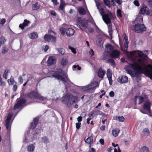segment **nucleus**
<instances>
[{
	"instance_id": "obj_10",
	"label": "nucleus",
	"mask_w": 152,
	"mask_h": 152,
	"mask_svg": "<svg viewBox=\"0 0 152 152\" xmlns=\"http://www.w3.org/2000/svg\"><path fill=\"white\" fill-rule=\"evenodd\" d=\"M97 115H102V116H107V115L105 114L101 111L95 110H93L91 113L89 114L88 116L90 117H91L92 116V118H94L95 116Z\"/></svg>"
},
{
	"instance_id": "obj_12",
	"label": "nucleus",
	"mask_w": 152,
	"mask_h": 152,
	"mask_svg": "<svg viewBox=\"0 0 152 152\" xmlns=\"http://www.w3.org/2000/svg\"><path fill=\"white\" fill-rule=\"evenodd\" d=\"M140 14L148 15L150 14L149 9L146 6L143 5L140 10Z\"/></svg>"
},
{
	"instance_id": "obj_42",
	"label": "nucleus",
	"mask_w": 152,
	"mask_h": 152,
	"mask_svg": "<svg viewBox=\"0 0 152 152\" xmlns=\"http://www.w3.org/2000/svg\"><path fill=\"white\" fill-rule=\"evenodd\" d=\"M92 26H94L95 28H96V30L97 31H98L99 30V28H98L97 26L96 25L95 22H94V21L93 20L91 22Z\"/></svg>"
},
{
	"instance_id": "obj_18",
	"label": "nucleus",
	"mask_w": 152,
	"mask_h": 152,
	"mask_svg": "<svg viewBox=\"0 0 152 152\" xmlns=\"http://www.w3.org/2000/svg\"><path fill=\"white\" fill-rule=\"evenodd\" d=\"M104 1L105 4L109 8L111 6L115 5L114 0H104Z\"/></svg>"
},
{
	"instance_id": "obj_52",
	"label": "nucleus",
	"mask_w": 152,
	"mask_h": 152,
	"mask_svg": "<svg viewBox=\"0 0 152 152\" xmlns=\"http://www.w3.org/2000/svg\"><path fill=\"white\" fill-rule=\"evenodd\" d=\"M69 48L70 49L74 54L76 53V52L75 51V50L73 48L70 46L69 47Z\"/></svg>"
},
{
	"instance_id": "obj_50",
	"label": "nucleus",
	"mask_w": 152,
	"mask_h": 152,
	"mask_svg": "<svg viewBox=\"0 0 152 152\" xmlns=\"http://www.w3.org/2000/svg\"><path fill=\"white\" fill-rule=\"evenodd\" d=\"M23 79L21 76H19L18 78V82L21 84L23 83Z\"/></svg>"
},
{
	"instance_id": "obj_26",
	"label": "nucleus",
	"mask_w": 152,
	"mask_h": 152,
	"mask_svg": "<svg viewBox=\"0 0 152 152\" xmlns=\"http://www.w3.org/2000/svg\"><path fill=\"white\" fill-rule=\"evenodd\" d=\"M30 22L28 20H25L24 21V22L22 24H20L19 26V27L21 28L22 29L24 28L25 27L27 26L28 24Z\"/></svg>"
},
{
	"instance_id": "obj_44",
	"label": "nucleus",
	"mask_w": 152,
	"mask_h": 152,
	"mask_svg": "<svg viewBox=\"0 0 152 152\" xmlns=\"http://www.w3.org/2000/svg\"><path fill=\"white\" fill-rule=\"evenodd\" d=\"M80 23L81 25L83 28H87V25L84 21H82Z\"/></svg>"
},
{
	"instance_id": "obj_1",
	"label": "nucleus",
	"mask_w": 152,
	"mask_h": 152,
	"mask_svg": "<svg viewBox=\"0 0 152 152\" xmlns=\"http://www.w3.org/2000/svg\"><path fill=\"white\" fill-rule=\"evenodd\" d=\"M130 57L132 58L133 57L140 58L137 61H133L130 63L128 66L125 68L127 73L130 75L132 74V72L131 69L135 71L136 75H137L138 74L143 73L152 79V66L149 64L146 65L147 61L142 56L144 53L142 51L139 50L134 51L130 52Z\"/></svg>"
},
{
	"instance_id": "obj_14",
	"label": "nucleus",
	"mask_w": 152,
	"mask_h": 152,
	"mask_svg": "<svg viewBox=\"0 0 152 152\" xmlns=\"http://www.w3.org/2000/svg\"><path fill=\"white\" fill-rule=\"evenodd\" d=\"M107 75L108 78L110 85H112L113 84V80L112 78V73L110 69L107 70Z\"/></svg>"
},
{
	"instance_id": "obj_37",
	"label": "nucleus",
	"mask_w": 152,
	"mask_h": 152,
	"mask_svg": "<svg viewBox=\"0 0 152 152\" xmlns=\"http://www.w3.org/2000/svg\"><path fill=\"white\" fill-rule=\"evenodd\" d=\"M57 50L59 53L61 54L62 55H63L65 53V50L63 48H57Z\"/></svg>"
},
{
	"instance_id": "obj_28",
	"label": "nucleus",
	"mask_w": 152,
	"mask_h": 152,
	"mask_svg": "<svg viewBox=\"0 0 152 152\" xmlns=\"http://www.w3.org/2000/svg\"><path fill=\"white\" fill-rule=\"evenodd\" d=\"M149 134V130L147 129H144L141 134L142 137H143L145 136L148 135Z\"/></svg>"
},
{
	"instance_id": "obj_56",
	"label": "nucleus",
	"mask_w": 152,
	"mask_h": 152,
	"mask_svg": "<svg viewBox=\"0 0 152 152\" xmlns=\"http://www.w3.org/2000/svg\"><path fill=\"white\" fill-rule=\"evenodd\" d=\"M134 4L136 5L137 6H139L140 5V4L137 0H135L133 2Z\"/></svg>"
},
{
	"instance_id": "obj_5",
	"label": "nucleus",
	"mask_w": 152,
	"mask_h": 152,
	"mask_svg": "<svg viewBox=\"0 0 152 152\" xmlns=\"http://www.w3.org/2000/svg\"><path fill=\"white\" fill-rule=\"evenodd\" d=\"M77 100V98L72 94L66 95L63 101L64 103L69 107L73 104L75 103Z\"/></svg>"
},
{
	"instance_id": "obj_53",
	"label": "nucleus",
	"mask_w": 152,
	"mask_h": 152,
	"mask_svg": "<svg viewBox=\"0 0 152 152\" xmlns=\"http://www.w3.org/2000/svg\"><path fill=\"white\" fill-rule=\"evenodd\" d=\"M81 123H76V127L77 129H79L80 127Z\"/></svg>"
},
{
	"instance_id": "obj_36",
	"label": "nucleus",
	"mask_w": 152,
	"mask_h": 152,
	"mask_svg": "<svg viewBox=\"0 0 152 152\" xmlns=\"http://www.w3.org/2000/svg\"><path fill=\"white\" fill-rule=\"evenodd\" d=\"M7 81L9 85H13L15 82L14 78L12 76L10 79L8 80Z\"/></svg>"
},
{
	"instance_id": "obj_20",
	"label": "nucleus",
	"mask_w": 152,
	"mask_h": 152,
	"mask_svg": "<svg viewBox=\"0 0 152 152\" xmlns=\"http://www.w3.org/2000/svg\"><path fill=\"white\" fill-rule=\"evenodd\" d=\"M145 96H136L135 97V104H136V100L138 98L139 101V103H138L139 104H141L142 102H144V101H145L146 99L145 97Z\"/></svg>"
},
{
	"instance_id": "obj_8",
	"label": "nucleus",
	"mask_w": 152,
	"mask_h": 152,
	"mask_svg": "<svg viewBox=\"0 0 152 152\" xmlns=\"http://www.w3.org/2000/svg\"><path fill=\"white\" fill-rule=\"evenodd\" d=\"M12 113L10 112L9 113L5 121V125L8 131H9L10 130L11 124L12 122V121L11 122H10V119L12 117Z\"/></svg>"
},
{
	"instance_id": "obj_43",
	"label": "nucleus",
	"mask_w": 152,
	"mask_h": 152,
	"mask_svg": "<svg viewBox=\"0 0 152 152\" xmlns=\"http://www.w3.org/2000/svg\"><path fill=\"white\" fill-rule=\"evenodd\" d=\"M107 62L110 63L112 66H114L115 65V62L114 60L111 58L108 60Z\"/></svg>"
},
{
	"instance_id": "obj_54",
	"label": "nucleus",
	"mask_w": 152,
	"mask_h": 152,
	"mask_svg": "<svg viewBox=\"0 0 152 152\" xmlns=\"http://www.w3.org/2000/svg\"><path fill=\"white\" fill-rule=\"evenodd\" d=\"M88 31L90 33H92V32H93L94 31V28H93L91 27L88 28Z\"/></svg>"
},
{
	"instance_id": "obj_23",
	"label": "nucleus",
	"mask_w": 152,
	"mask_h": 152,
	"mask_svg": "<svg viewBox=\"0 0 152 152\" xmlns=\"http://www.w3.org/2000/svg\"><path fill=\"white\" fill-rule=\"evenodd\" d=\"M85 141L86 143L90 144V146H91V145L93 143V137L91 135L89 136L86 139H85Z\"/></svg>"
},
{
	"instance_id": "obj_35",
	"label": "nucleus",
	"mask_w": 152,
	"mask_h": 152,
	"mask_svg": "<svg viewBox=\"0 0 152 152\" xmlns=\"http://www.w3.org/2000/svg\"><path fill=\"white\" fill-rule=\"evenodd\" d=\"M51 35L45 34L44 37V39L45 41L50 42L51 38Z\"/></svg>"
},
{
	"instance_id": "obj_4",
	"label": "nucleus",
	"mask_w": 152,
	"mask_h": 152,
	"mask_svg": "<svg viewBox=\"0 0 152 152\" xmlns=\"http://www.w3.org/2000/svg\"><path fill=\"white\" fill-rule=\"evenodd\" d=\"M135 21L138 23L136 24L132 28L133 31L137 33H142L146 31V28L145 25L142 24L143 21V17L142 15H138Z\"/></svg>"
},
{
	"instance_id": "obj_24",
	"label": "nucleus",
	"mask_w": 152,
	"mask_h": 152,
	"mask_svg": "<svg viewBox=\"0 0 152 152\" xmlns=\"http://www.w3.org/2000/svg\"><path fill=\"white\" fill-rule=\"evenodd\" d=\"M38 122V119L37 118H35L34 119L33 122L31 124V127L34 129L36 127Z\"/></svg>"
},
{
	"instance_id": "obj_2",
	"label": "nucleus",
	"mask_w": 152,
	"mask_h": 152,
	"mask_svg": "<svg viewBox=\"0 0 152 152\" xmlns=\"http://www.w3.org/2000/svg\"><path fill=\"white\" fill-rule=\"evenodd\" d=\"M96 4L97 9L102 17V19L104 22L108 25V31L110 35L112 34V29L111 23V18L113 17V15L111 13L104 14V9L102 7V4L99 2V0H94Z\"/></svg>"
},
{
	"instance_id": "obj_21",
	"label": "nucleus",
	"mask_w": 152,
	"mask_h": 152,
	"mask_svg": "<svg viewBox=\"0 0 152 152\" xmlns=\"http://www.w3.org/2000/svg\"><path fill=\"white\" fill-rule=\"evenodd\" d=\"M128 81V77L126 76H122L121 77H120L118 82L121 83H127Z\"/></svg>"
},
{
	"instance_id": "obj_13",
	"label": "nucleus",
	"mask_w": 152,
	"mask_h": 152,
	"mask_svg": "<svg viewBox=\"0 0 152 152\" xmlns=\"http://www.w3.org/2000/svg\"><path fill=\"white\" fill-rule=\"evenodd\" d=\"M89 91L93 89L94 88L98 87L99 84L97 82H92L90 84L87 85Z\"/></svg>"
},
{
	"instance_id": "obj_17",
	"label": "nucleus",
	"mask_w": 152,
	"mask_h": 152,
	"mask_svg": "<svg viewBox=\"0 0 152 152\" xmlns=\"http://www.w3.org/2000/svg\"><path fill=\"white\" fill-rule=\"evenodd\" d=\"M66 34L68 37H70L73 35L75 33V30L71 28H66L65 30Z\"/></svg>"
},
{
	"instance_id": "obj_9",
	"label": "nucleus",
	"mask_w": 152,
	"mask_h": 152,
	"mask_svg": "<svg viewBox=\"0 0 152 152\" xmlns=\"http://www.w3.org/2000/svg\"><path fill=\"white\" fill-rule=\"evenodd\" d=\"M145 97L146 99L145 101L144 104L143 105L142 107L143 109L148 112L150 113V108L152 104L150 100L148 99L147 96H145Z\"/></svg>"
},
{
	"instance_id": "obj_45",
	"label": "nucleus",
	"mask_w": 152,
	"mask_h": 152,
	"mask_svg": "<svg viewBox=\"0 0 152 152\" xmlns=\"http://www.w3.org/2000/svg\"><path fill=\"white\" fill-rule=\"evenodd\" d=\"M59 30L60 31L61 34L63 35H64L65 34V29L64 28L61 27L59 28Z\"/></svg>"
},
{
	"instance_id": "obj_40",
	"label": "nucleus",
	"mask_w": 152,
	"mask_h": 152,
	"mask_svg": "<svg viewBox=\"0 0 152 152\" xmlns=\"http://www.w3.org/2000/svg\"><path fill=\"white\" fill-rule=\"evenodd\" d=\"M68 63V61L65 58H63L61 64L62 66H64L66 65Z\"/></svg>"
},
{
	"instance_id": "obj_29",
	"label": "nucleus",
	"mask_w": 152,
	"mask_h": 152,
	"mask_svg": "<svg viewBox=\"0 0 152 152\" xmlns=\"http://www.w3.org/2000/svg\"><path fill=\"white\" fill-rule=\"evenodd\" d=\"M29 37L31 39H34L38 37V35L37 33L34 32L30 34Z\"/></svg>"
},
{
	"instance_id": "obj_27",
	"label": "nucleus",
	"mask_w": 152,
	"mask_h": 152,
	"mask_svg": "<svg viewBox=\"0 0 152 152\" xmlns=\"http://www.w3.org/2000/svg\"><path fill=\"white\" fill-rule=\"evenodd\" d=\"M77 11L81 15H84L86 14V11L85 9L82 7H79L77 8Z\"/></svg>"
},
{
	"instance_id": "obj_31",
	"label": "nucleus",
	"mask_w": 152,
	"mask_h": 152,
	"mask_svg": "<svg viewBox=\"0 0 152 152\" xmlns=\"http://www.w3.org/2000/svg\"><path fill=\"white\" fill-rule=\"evenodd\" d=\"M141 152H150L148 148L145 146H144L140 149Z\"/></svg>"
},
{
	"instance_id": "obj_61",
	"label": "nucleus",
	"mask_w": 152,
	"mask_h": 152,
	"mask_svg": "<svg viewBox=\"0 0 152 152\" xmlns=\"http://www.w3.org/2000/svg\"><path fill=\"white\" fill-rule=\"evenodd\" d=\"M17 88V86L16 85H14L13 86V87L12 88L13 91H15Z\"/></svg>"
},
{
	"instance_id": "obj_34",
	"label": "nucleus",
	"mask_w": 152,
	"mask_h": 152,
	"mask_svg": "<svg viewBox=\"0 0 152 152\" xmlns=\"http://www.w3.org/2000/svg\"><path fill=\"white\" fill-rule=\"evenodd\" d=\"M42 142L46 144L49 143V141L48 138L46 136L42 137Z\"/></svg>"
},
{
	"instance_id": "obj_19",
	"label": "nucleus",
	"mask_w": 152,
	"mask_h": 152,
	"mask_svg": "<svg viewBox=\"0 0 152 152\" xmlns=\"http://www.w3.org/2000/svg\"><path fill=\"white\" fill-rule=\"evenodd\" d=\"M35 143L31 144L26 146V149L28 152H34L35 148Z\"/></svg>"
},
{
	"instance_id": "obj_39",
	"label": "nucleus",
	"mask_w": 152,
	"mask_h": 152,
	"mask_svg": "<svg viewBox=\"0 0 152 152\" xmlns=\"http://www.w3.org/2000/svg\"><path fill=\"white\" fill-rule=\"evenodd\" d=\"M87 85L85 86L82 87L81 88V90L83 91H90Z\"/></svg>"
},
{
	"instance_id": "obj_41",
	"label": "nucleus",
	"mask_w": 152,
	"mask_h": 152,
	"mask_svg": "<svg viewBox=\"0 0 152 152\" xmlns=\"http://www.w3.org/2000/svg\"><path fill=\"white\" fill-rule=\"evenodd\" d=\"M6 21V20L5 19L2 18L0 19V27L3 26Z\"/></svg>"
},
{
	"instance_id": "obj_33",
	"label": "nucleus",
	"mask_w": 152,
	"mask_h": 152,
	"mask_svg": "<svg viewBox=\"0 0 152 152\" xmlns=\"http://www.w3.org/2000/svg\"><path fill=\"white\" fill-rule=\"evenodd\" d=\"M39 5H38L37 3H35L33 4L32 6V9L33 10H37L39 8Z\"/></svg>"
},
{
	"instance_id": "obj_60",
	"label": "nucleus",
	"mask_w": 152,
	"mask_h": 152,
	"mask_svg": "<svg viewBox=\"0 0 152 152\" xmlns=\"http://www.w3.org/2000/svg\"><path fill=\"white\" fill-rule=\"evenodd\" d=\"M51 1L54 5H56L58 4V3L57 2V0H51Z\"/></svg>"
},
{
	"instance_id": "obj_46",
	"label": "nucleus",
	"mask_w": 152,
	"mask_h": 152,
	"mask_svg": "<svg viewBox=\"0 0 152 152\" xmlns=\"http://www.w3.org/2000/svg\"><path fill=\"white\" fill-rule=\"evenodd\" d=\"M8 50V49L6 47H4L3 48L2 50V53L3 54H5L6 53Z\"/></svg>"
},
{
	"instance_id": "obj_38",
	"label": "nucleus",
	"mask_w": 152,
	"mask_h": 152,
	"mask_svg": "<svg viewBox=\"0 0 152 152\" xmlns=\"http://www.w3.org/2000/svg\"><path fill=\"white\" fill-rule=\"evenodd\" d=\"M115 119H118L119 121L123 122L124 120V118L122 116H119L118 117H116Z\"/></svg>"
},
{
	"instance_id": "obj_11",
	"label": "nucleus",
	"mask_w": 152,
	"mask_h": 152,
	"mask_svg": "<svg viewBox=\"0 0 152 152\" xmlns=\"http://www.w3.org/2000/svg\"><path fill=\"white\" fill-rule=\"evenodd\" d=\"M123 36H124V39L125 41L124 45V50H123L122 48L121 47V49L124 52H126L128 48L129 42L127 39V37L125 33L124 34Z\"/></svg>"
},
{
	"instance_id": "obj_63",
	"label": "nucleus",
	"mask_w": 152,
	"mask_h": 152,
	"mask_svg": "<svg viewBox=\"0 0 152 152\" xmlns=\"http://www.w3.org/2000/svg\"><path fill=\"white\" fill-rule=\"evenodd\" d=\"M89 53L92 56L94 55V52L92 49H91L90 51H89Z\"/></svg>"
},
{
	"instance_id": "obj_57",
	"label": "nucleus",
	"mask_w": 152,
	"mask_h": 152,
	"mask_svg": "<svg viewBox=\"0 0 152 152\" xmlns=\"http://www.w3.org/2000/svg\"><path fill=\"white\" fill-rule=\"evenodd\" d=\"M4 85V82L2 81L1 78V75H0V85L3 86Z\"/></svg>"
},
{
	"instance_id": "obj_15",
	"label": "nucleus",
	"mask_w": 152,
	"mask_h": 152,
	"mask_svg": "<svg viewBox=\"0 0 152 152\" xmlns=\"http://www.w3.org/2000/svg\"><path fill=\"white\" fill-rule=\"evenodd\" d=\"M120 55L119 52L117 50H114L110 53V57L114 58H118Z\"/></svg>"
},
{
	"instance_id": "obj_49",
	"label": "nucleus",
	"mask_w": 152,
	"mask_h": 152,
	"mask_svg": "<svg viewBox=\"0 0 152 152\" xmlns=\"http://www.w3.org/2000/svg\"><path fill=\"white\" fill-rule=\"evenodd\" d=\"M56 40V38L55 37L51 35V38H50V41L51 42H55Z\"/></svg>"
},
{
	"instance_id": "obj_64",
	"label": "nucleus",
	"mask_w": 152,
	"mask_h": 152,
	"mask_svg": "<svg viewBox=\"0 0 152 152\" xmlns=\"http://www.w3.org/2000/svg\"><path fill=\"white\" fill-rule=\"evenodd\" d=\"M99 142L102 145H103L104 144V141L103 139H101L99 140Z\"/></svg>"
},
{
	"instance_id": "obj_22",
	"label": "nucleus",
	"mask_w": 152,
	"mask_h": 152,
	"mask_svg": "<svg viewBox=\"0 0 152 152\" xmlns=\"http://www.w3.org/2000/svg\"><path fill=\"white\" fill-rule=\"evenodd\" d=\"M105 51L107 53H110L113 49V47L110 44H107L105 46Z\"/></svg>"
},
{
	"instance_id": "obj_47",
	"label": "nucleus",
	"mask_w": 152,
	"mask_h": 152,
	"mask_svg": "<svg viewBox=\"0 0 152 152\" xmlns=\"http://www.w3.org/2000/svg\"><path fill=\"white\" fill-rule=\"evenodd\" d=\"M8 73V70H5L3 74V77L5 79H7V74Z\"/></svg>"
},
{
	"instance_id": "obj_58",
	"label": "nucleus",
	"mask_w": 152,
	"mask_h": 152,
	"mask_svg": "<svg viewBox=\"0 0 152 152\" xmlns=\"http://www.w3.org/2000/svg\"><path fill=\"white\" fill-rule=\"evenodd\" d=\"M110 96L111 97H113L114 96L115 94L113 91H111L109 94Z\"/></svg>"
},
{
	"instance_id": "obj_16",
	"label": "nucleus",
	"mask_w": 152,
	"mask_h": 152,
	"mask_svg": "<svg viewBox=\"0 0 152 152\" xmlns=\"http://www.w3.org/2000/svg\"><path fill=\"white\" fill-rule=\"evenodd\" d=\"M47 63L49 66H53V67H54L55 63V58L51 56L49 57L47 61Z\"/></svg>"
},
{
	"instance_id": "obj_30",
	"label": "nucleus",
	"mask_w": 152,
	"mask_h": 152,
	"mask_svg": "<svg viewBox=\"0 0 152 152\" xmlns=\"http://www.w3.org/2000/svg\"><path fill=\"white\" fill-rule=\"evenodd\" d=\"M120 131V130L116 128L113 129L112 131V133L113 136L115 137L118 136Z\"/></svg>"
},
{
	"instance_id": "obj_32",
	"label": "nucleus",
	"mask_w": 152,
	"mask_h": 152,
	"mask_svg": "<svg viewBox=\"0 0 152 152\" xmlns=\"http://www.w3.org/2000/svg\"><path fill=\"white\" fill-rule=\"evenodd\" d=\"M65 5L66 4L63 0H61L60 4L59 7L60 10H62Z\"/></svg>"
},
{
	"instance_id": "obj_51",
	"label": "nucleus",
	"mask_w": 152,
	"mask_h": 152,
	"mask_svg": "<svg viewBox=\"0 0 152 152\" xmlns=\"http://www.w3.org/2000/svg\"><path fill=\"white\" fill-rule=\"evenodd\" d=\"M40 132V129L36 130V133H35L34 134H33V136L34 137V138H36V137H35V136L36 135H38V134Z\"/></svg>"
},
{
	"instance_id": "obj_48",
	"label": "nucleus",
	"mask_w": 152,
	"mask_h": 152,
	"mask_svg": "<svg viewBox=\"0 0 152 152\" xmlns=\"http://www.w3.org/2000/svg\"><path fill=\"white\" fill-rule=\"evenodd\" d=\"M121 11L120 10H117V16L120 17H121L122 16V15L121 14Z\"/></svg>"
},
{
	"instance_id": "obj_6",
	"label": "nucleus",
	"mask_w": 152,
	"mask_h": 152,
	"mask_svg": "<svg viewBox=\"0 0 152 152\" xmlns=\"http://www.w3.org/2000/svg\"><path fill=\"white\" fill-rule=\"evenodd\" d=\"M28 97L32 99H36L42 101L45 99V98L42 96L38 92L34 91H32L28 94Z\"/></svg>"
},
{
	"instance_id": "obj_55",
	"label": "nucleus",
	"mask_w": 152,
	"mask_h": 152,
	"mask_svg": "<svg viewBox=\"0 0 152 152\" xmlns=\"http://www.w3.org/2000/svg\"><path fill=\"white\" fill-rule=\"evenodd\" d=\"M114 1L118 4V5H121L122 2V0H114Z\"/></svg>"
},
{
	"instance_id": "obj_7",
	"label": "nucleus",
	"mask_w": 152,
	"mask_h": 152,
	"mask_svg": "<svg viewBox=\"0 0 152 152\" xmlns=\"http://www.w3.org/2000/svg\"><path fill=\"white\" fill-rule=\"evenodd\" d=\"M17 103L15 105L13 109L16 110L17 109L24 106L26 102V100L24 99H18L17 100Z\"/></svg>"
},
{
	"instance_id": "obj_62",
	"label": "nucleus",
	"mask_w": 152,
	"mask_h": 152,
	"mask_svg": "<svg viewBox=\"0 0 152 152\" xmlns=\"http://www.w3.org/2000/svg\"><path fill=\"white\" fill-rule=\"evenodd\" d=\"M82 117L81 116H79L77 118V121L79 122H80V121H82Z\"/></svg>"
},
{
	"instance_id": "obj_25",
	"label": "nucleus",
	"mask_w": 152,
	"mask_h": 152,
	"mask_svg": "<svg viewBox=\"0 0 152 152\" xmlns=\"http://www.w3.org/2000/svg\"><path fill=\"white\" fill-rule=\"evenodd\" d=\"M105 74V72L102 68L99 69L98 72V75L99 77L103 78Z\"/></svg>"
},
{
	"instance_id": "obj_3",
	"label": "nucleus",
	"mask_w": 152,
	"mask_h": 152,
	"mask_svg": "<svg viewBox=\"0 0 152 152\" xmlns=\"http://www.w3.org/2000/svg\"><path fill=\"white\" fill-rule=\"evenodd\" d=\"M52 75L57 79L61 80L64 84L66 89L69 88L73 84L68 78L66 72L61 69H58L56 72L53 74Z\"/></svg>"
},
{
	"instance_id": "obj_59",
	"label": "nucleus",
	"mask_w": 152,
	"mask_h": 152,
	"mask_svg": "<svg viewBox=\"0 0 152 152\" xmlns=\"http://www.w3.org/2000/svg\"><path fill=\"white\" fill-rule=\"evenodd\" d=\"M148 4L152 7V0H147Z\"/></svg>"
}]
</instances>
